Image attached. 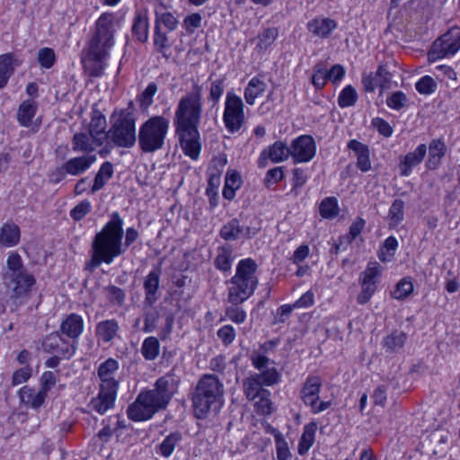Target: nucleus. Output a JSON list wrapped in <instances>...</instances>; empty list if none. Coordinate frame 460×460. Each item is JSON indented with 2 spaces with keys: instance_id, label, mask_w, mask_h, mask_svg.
Returning <instances> with one entry per match:
<instances>
[{
  "instance_id": "nucleus-37",
  "label": "nucleus",
  "mask_w": 460,
  "mask_h": 460,
  "mask_svg": "<svg viewBox=\"0 0 460 460\" xmlns=\"http://www.w3.org/2000/svg\"><path fill=\"white\" fill-rule=\"evenodd\" d=\"M115 335V323L112 320H106L99 323L96 326V336L99 343L111 342Z\"/></svg>"
},
{
  "instance_id": "nucleus-11",
  "label": "nucleus",
  "mask_w": 460,
  "mask_h": 460,
  "mask_svg": "<svg viewBox=\"0 0 460 460\" xmlns=\"http://www.w3.org/2000/svg\"><path fill=\"white\" fill-rule=\"evenodd\" d=\"M137 114L133 101H129L127 107L117 113V146L130 148L135 146Z\"/></svg>"
},
{
  "instance_id": "nucleus-13",
  "label": "nucleus",
  "mask_w": 460,
  "mask_h": 460,
  "mask_svg": "<svg viewBox=\"0 0 460 460\" xmlns=\"http://www.w3.org/2000/svg\"><path fill=\"white\" fill-rule=\"evenodd\" d=\"M460 49V28L452 27L437 39L428 53L429 62L454 56Z\"/></svg>"
},
{
  "instance_id": "nucleus-48",
  "label": "nucleus",
  "mask_w": 460,
  "mask_h": 460,
  "mask_svg": "<svg viewBox=\"0 0 460 460\" xmlns=\"http://www.w3.org/2000/svg\"><path fill=\"white\" fill-rule=\"evenodd\" d=\"M358 100L356 89L351 85H347L338 97L339 106L341 108L353 106Z\"/></svg>"
},
{
  "instance_id": "nucleus-20",
  "label": "nucleus",
  "mask_w": 460,
  "mask_h": 460,
  "mask_svg": "<svg viewBox=\"0 0 460 460\" xmlns=\"http://www.w3.org/2000/svg\"><path fill=\"white\" fill-rule=\"evenodd\" d=\"M426 153L427 146L425 144L419 145L413 152L408 153L399 164L400 174L409 176L411 173V169L422 162Z\"/></svg>"
},
{
  "instance_id": "nucleus-42",
  "label": "nucleus",
  "mask_w": 460,
  "mask_h": 460,
  "mask_svg": "<svg viewBox=\"0 0 460 460\" xmlns=\"http://www.w3.org/2000/svg\"><path fill=\"white\" fill-rule=\"evenodd\" d=\"M320 215L324 218H334L339 215L338 200L334 197L324 199L319 206Z\"/></svg>"
},
{
  "instance_id": "nucleus-46",
  "label": "nucleus",
  "mask_w": 460,
  "mask_h": 460,
  "mask_svg": "<svg viewBox=\"0 0 460 460\" xmlns=\"http://www.w3.org/2000/svg\"><path fill=\"white\" fill-rule=\"evenodd\" d=\"M160 344L155 337L146 338L142 345V355L147 360L155 359L159 354Z\"/></svg>"
},
{
  "instance_id": "nucleus-22",
  "label": "nucleus",
  "mask_w": 460,
  "mask_h": 460,
  "mask_svg": "<svg viewBox=\"0 0 460 460\" xmlns=\"http://www.w3.org/2000/svg\"><path fill=\"white\" fill-rule=\"evenodd\" d=\"M21 64L22 61L14 54L8 53L0 56V88L6 85L14 68Z\"/></svg>"
},
{
  "instance_id": "nucleus-39",
  "label": "nucleus",
  "mask_w": 460,
  "mask_h": 460,
  "mask_svg": "<svg viewBox=\"0 0 460 460\" xmlns=\"http://www.w3.org/2000/svg\"><path fill=\"white\" fill-rule=\"evenodd\" d=\"M181 438V433L179 431L170 433L160 444L159 453L164 457L171 456Z\"/></svg>"
},
{
  "instance_id": "nucleus-63",
  "label": "nucleus",
  "mask_w": 460,
  "mask_h": 460,
  "mask_svg": "<svg viewBox=\"0 0 460 460\" xmlns=\"http://www.w3.org/2000/svg\"><path fill=\"white\" fill-rule=\"evenodd\" d=\"M361 291L357 296V302L359 305L367 304L376 290V285L368 283H360Z\"/></svg>"
},
{
  "instance_id": "nucleus-33",
  "label": "nucleus",
  "mask_w": 460,
  "mask_h": 460,
  "mask_svg": "<svg viewBox=\"0 0 460 460\" xmlns=\"http://www.w3.org/2000/svg\"><path fill=\"white\" fill-rule=\"evenodd\" d=\"M132 32L136 38L146 42L148 39V20L146 13H138L133 22Z\"/></svg>"
},
{
  "instance_id": "nucleus-12",
  "label": "nucleus",
  "mask_w": 460,
  "mask_h": 460,
  "mask_svg": "<svg viewBox=\"0 0 460 460\" xmlns=\"http://www.w3.org/2000/svg\"><path fill=\"white\" fill-rule=\"evenodd\" d=\"M223 121L231 134L238 133L246 123L243 102L232 92H228L226 96Z\"/></svg>"
},
{
  "instance_id": "nucleus-2",
  "label": "nucleus",
  "mask_w": 460,
  "mask_h": 460,
  "mask_svg": "<svg viewBox=\"0 0 460 460\" xmlns=\"http://www.w3.org/2000/svg\"><path fill=\"white\" fill-rule=\"evenodd\" d=\"M181 376L177 368L172 367L167 374L159 377L153 389L142 391L136 401L128 408V416L135 421L151 419L156 412L167 407L178 390Z\"/></svg>"
},
{
  "instance_id": "nucleus-47",
  "label": "nucleus",
  "mask_w": 460,
  "mask_h": 460,
  "mask_svg": "<svg viewBox=\"0 0 460 460\" xmlns=\"http://www.w3.org/2000/svg\"><path fill=\"white\" fill-rule=\"evenodd\" d=\"M178 23L177 18L172 13H155V26H159V28L164 25L167 31H173L176 30Z\"/></svg>"
},
{
  "instance_id": "nucleus-59",
  "label": "nucleus",
  "mask_w": 460,
  "mask_h": 460,
  "mask_svg": "<svg viewBox=\"0 0 460 460\" xmlns=\"http://www.w3.org/2000/svg\"><path fill=\"white\" fill-rule=\"evenodd\" d=\"M202 24V17L198 13H193L187 15L182 22V27L190 34L193 33L197 29L200 28Z\"/></svg>"
},
{
  "instance_id": "nucleus-43",
  "label": "nucleus",
  "mask_w": 460,
  "mask_h": 460,
  "mask_svg": "<svg viewBox=\"0 0 460 460\" xmlns=\"http://www.w3.org/2000/svg\"><path fill=\"white\" fill-rule=\"evenodd\" d=\"M381 266L378 262H368L366 270L361 273L360 283H368L376 285L377 279L381 275Z\"/></svg>"
},
{
  "instance_id": "nucleus-45",
  "label": "nucleus",
  "mask_w": 460,
  "mask_h": 460,
  "mask_svg": "<svg viewBox=\"0 0 460 460\" xmlns=\"http://www.w3.org/2000/svg\"><path fill=\"white\" fill-rule=\"evenodd\" d=\"M112 173H113V165L111 163H104L101 166V168L95 177L92 191L93 192V191H96V190H99L100 189H102L103 187V185L105 184V182L109 179L111 178Z\"/></svg>"
},
{
  "instance_id": "nucleus-10",
  "label": "nucleus",
  "mask_w": 460,
  "mask_h": 460,
  "mask_svg": "<svg viewBox=\"0 0 460 460\" xmlns=\"http://www.w3.org/2000/svg\"><path fill=\"white\" fill-rule=\"evenodd\" d=\"M101 389L97 399L93 401V407L101 414L105 413L115 402V360L107 359L99 367Z\"/></svg>"
},
{
  "instance_id": "nucleus-32",
  "label": "nucleus",
  "mask_w": 460,
  "mask_h": 460,
  "mask_svg": "<svg viewBox=\"0 0 460 460\" xmlns=\"http://www.w3.org/2000/svg\"><path fill=\"white\" fill-rule=\"evenodd\" d=\"M243 392L246 398L249 401H253L257 399L259 395L265 392L267 389H264L262 384L259 380V376H255V375H252L247 377L243 381Z\"/></svg>"
},
{
  "instance_id": "nucleus-58",
  "label": "nucleus",
  "mask_w": 460,
  "mask_h": 460,
  "mask_svg": "<svg viewBox=\"0 0 460 460\" xmlns=\"http://www.w3.org/2000/svg\"><path fill=\"white\" fill-rule=\"evenodd\" d=\"M56 60V55L52 49L43 48L39 50L38 61L43 68H50Z\"/></svg>"
},
{
  "instance_id": "nucleus-54",
  "label": "nucleus",
  "mask_w": 460,
  "mask_h": 460,
  "mask_svg": "<svg viewBox=\"0 0 460 460\" xmlns=\"http://www.w3.org/2000/svg\"><path fill=\"white\" fill-rule=\"evenodd\" d=\"M270 392L266 390L257 397L258 401L255 402L257 411L263 415L270 414L272 411Z\"/></svg>"
},
{
  "instance_id": "nucleus-40",
  "label": "nucleus",
  "mask_w": 460,
  "mask_h": 460,
  "mask_svg": "<svg viewBox=\"0 0 460 460\" xmlns=\"http://www.w3.org/2000/svg\"><path fill=\"white\" fill-rule=\"evenodd\" d=\"M279 35L277 28H268L258 36L256 49L259 52H265L276 40Z\"/></svg>"
},
{
  "instance_id": "nucleus-15",
  "label": "nucleus",
  "mask_w": 460,
  "mask_h": 460,
  "mask_svg": "<svg viewBox=\"0 0 460 460\" xmlns=\"http://www.w3.org/2000/svg\"><path fill=\"white\" fill-rule=\"evenodd\" d=\"M289 152L295 163H307L315 155L314 139L309 135H302L292 141Z\"/></svg>"
},
{
  "instance_id": "nucleus-9",
  "label": "nucleus",
  "mask_w": 460,
  "mask_h": 460,
  "mask_svg": "<svg viewBox=\"0 0 460 460\" xmlns=\"http://www.w3.org/2000/svg\"><path fill=\"white\" fill-rule=\"evenodd\" d=\"M115 256V219L111 218L99 232L93 244V256L88 268H97L102 263L110 264Z\"/></svg>"
},
{
  "instance_id": "nucleus-57",
  "label": "nucleus",
  "mask_w": 460,
  "mask_h": 460,
  "mask_svg": "<svg viewBox=\"0 0 460 460\" xmlns=\"http://www.w3.org/2000/svg\"><path fill=\"white\" fill-rule=\"evenodd\" d=\"M312 84L316 89H322L328 81L327 69L322 64L314 66V73L312 75Z\"/></svg>"
},
{
  "instance_id": "nucleus-50",
  "label": "nucleus",
  "mask_w": 460,
  "mask_h": 460,
  "mask_svg": "<svg viewBox=\"0 0 460 460\" xmlns=\"http://www.w3.org/2000/svg\"><path fill=\"white\" fill-rule=\"evenodd\" d=\"M438 84L436 81L429 75L422 76L416 84L415 88L419 93L429 95L437 90Z\"/></svg>"
},
{
  "instance_id": "nucleus-14",
  "label": "nucleus",
  "mask_w": 460,
  "mask_h": 460,
  "mask_svg": "<svg viewBox=\"0 0 460 460\" xmlns=\"http://www.w3.org/2000/svg\"><path fill=\"white\" fill-rule=\"evenodd\" d=\"M322 379L318 376H310L306 378L300 390V398L303 402L310 407L314 414L324 411L331 406L330 402L319 401V394L322 388Z\"/></svg>"
},
{
  "instance_id": "nucleus-27",
  "label": "nucleus",
  "mask_w": 460,
  "mask_h": 460,
  "mask_svg": "<svg viewBox=\"0 0 460 460\" xmlns=\"http://www.w3.org/2000/svg\"><path fill=\"white\" fill-rule=\"evenodd\" d=\"M234 261L233 250L229 245L218 247L217 256L214 260V266L222 272H228Z\"/></svg>"
},
{
  "instance_id": "nucleus-4",
  "label": "nucleus",
  "mask_w": 460,
  "mask_h": 460,
  "mask_svg": "<svg viewBox=\"0 0 460 460\" xmlns=\"http://www.w3.org/2000/svg\"><path fill=\"white\" fill-rule=\"evenodd\" d=\"M224 385L211 374L203 375L198 381L191 395L195 416L204 419L211 410L218 408L223 400Z\"/></svg>"
},
{
  "instance_id": "nucleus-52",
  "label": "nucleus",
  "mask_w": 460,
  "mask_h": 460,
  "mask_svg": "<svg viewBox=\"0 0 460 460\" xmlns=\"http://www.w3.org/2000/svg\"><path fill=\"white\" fill-rule=\"evenodd\" d=\"M386 104L393 110L400 111L407 106L408 98L402 91H396L386 99Z\"/></svg>"
},
{
  "instance_id": "nucleus-24",
  "label": "nucleus",
  "mask_w": 460,
  "mask_h": 460,
  "mask_svg": "<svg viewBox=\"0 0 460 460\" xmlns=\"http://www.w3.org/2000/svg\"><path fill=\"white\" fill-rule=\"evenodd\" d=\"M348 147L357 155V167L363 172H368L371 169L368 147L355 139L348 143Z\"/></svg>"
},
{
  "instance_id": "nucleus-19",
  "label": "nucleus",
  "mask_w": 460,
  "mask_h": 460,
  "mask_svg": "<svg viewBox=\"0 0 460 460\" xmlns=\"http://www.w3.org/2000/svg\"><path fill=\"white\" fill-rule=\"evenodd\" d=\"M84 329V322L81 315L77 314H70L60 324V332L62 334L75 340L83 333Z\"/></svg>"
},
{
  "instance_id": "nucleus-30",
  "label": "nucleus",
  "mask_w": 460,
  "mask_h": 460,
  "mask_svg": "<svg viewBox=\"0 0 460 460\" xmlns=\"http://www.w3.org/2000/svg\"><path fill=\"white\" fill-rule=\"evenodd\" d=\"M242 178L239 172H228L226 175L223 196L226 199L233 200L235 197V191L241 187Z\"/></svg>"
},
{
  "instance_id": "nucleus-44",
  "label": "nucleus",
  "mask_w": 460,
  "mask_h": 460,
  "mask_svg": "<svg viewBox=\"0 0 460 460\" xmlns=\"http://www.w3.org/2000/svg\"><path fill=\"white\" fill-rule=\"evenodd\" d=\"M381 266L378 262H368L366 270L361 273L360 283H368L376 285L377 279L381 275Z\"/></svg>"
},
{
  "instance_id": "nucleus-18",
  "label": "nucleus",
  "mask_w": 460,
  "mask_h": 460,
  "mask_svg": "<svg viewBox=\"0 0 460 460\" xmlns=\"http://www.w3.org/2000/svg\"><path fill=\"white\" fill-rule=\"evenodd\" d=\"M20 402L26 407L39 409L43 405L47 395L41 390H34L30 386H22L18 391Z\"/></svg>"
},
{
  "instance_id": "nucleus-6",
  "label": "nucleus",
  "mask_w": 460,
  "mask_h": 460,
  "mask_svg": "<svg viewBox=\"0 0 460 460\" xmlns=\"http://www.w3.org/2000/svg\"><path fill=\"white\" fill-rule=\"evenodd\" d=\"M106 119L103 116L93 117L87 131L79 132L72 138V149L74 152L90 154L97 147L105 146V152L113 148L115 144V133L105 131Z\"/></svg>"
},
{
  "instance_id": "nucleus-7",
  "label": "nucleus",
  "mask_w": 460,
  "mask_h": 460,
  "mask_svg": "<svg viewBox=\"0 0 460 460\" xmlns=\"http://www.w3.org/2000/svg\"><path fill=\"white\" fill-rule=\"evenodd\" d=\"M4 282L7 289L16 297L27 295L35 284V279L27 272L21 255L16 252L8 253Z\"/></svg>"
},
{
  "instance_id": "nucleus-36",
  "label": "nucleus",
  "mask_w": 460,
  "mask_h": 460,
  "mask_svg": "<svg viewBox=\"0 0 460 460\" xmlns=\"http://www.w3.org/2000/svg\"><path fill=\"white\" fill-rule=\"evenodd\" d=\"M404 219V202L402 199H394L388 211V226L396 227Z\"/></svg>"
},
{
  "instance_id": "nucleus-41",
  "label": "nucleus",
  "mask_w": 460,
  "mask_h": 460,
  "mask_svg": "<svg viewBox=\"0 0 460 460\" xmlns=\"http://www.w3.org/2000/svg\"><path fill=\"white\" fill-rule=\"evenodd\" d=\"M413 292V283L410 277L402 279L392 292V296L397 300L407 298Z\"/></svg>"
},
{
  "instance_id": "nucleus-56",
  "label": "nucleus",
  "mask_w": 460,
  "mask_h": 460,
  "mask_svg": "<svg viewBox=\"0 0 460 460\" xmlns=\"http://www.w3.org/2000/svg\"><path fill=\"white\" fill-rule=\"evenodd\" d=\"M366 225V221L362 217H358L349 226V231L343 235L346 240V245L351 243L362 232Z\"/></svg>"
},
{
  "instance_id": "nucleus-60",
  "label": "nucleus",
  "mask_w": 460,
  "mask_h": 460,
  "mask_svg": "<svg viewBox=\"0 0 460 460\" xmlns=\"http://www.w3.org/2000/svg\"><path fill=\"white\" fill-rule=\"evenodd\" d=\"M218 339L222 341L225 346H228L234 342L236 336L235 329L230 325L226 324L218 329L217 332Z\"/></svg>"
},
{
  "instance_id": "nucleus-31",
  "label": "nucleus",
  "mask_w": 460,
  "mask_h": 460,
  "mask_svg": "<svg viewBox=\"0 0 460 460\" xmlns=\"http://www.w3.org/2000/svg\"><path fill=\"white\" fill-rule=\"evenodd\" d=\"M243 228L237 218L226 223L220 229L219 235L226 241H235L241 237Z\"/></svg>"
},
{
  "instance_id": "nucleus-28",
  "label": "nucleus",
  "mask_w": 460,
  "mask_h": 460,
  "mask_svg": "<svg viewBox=\"0 0 460 460\" xmlns=\"http://www.w3.org/2000/svg\"><path fill=\"white\" fill-rule=\"evenodd\" d=\"M122 236V220L117 215V256L124 252L125 250L137 239L138 232L133 227H129L127 229L124 247H122V244L120 243Z\"/></svg>"
},
{
  "instance_id": "nucleus-8",
  "label": "nucleus",
  "mask_w": 460,
  "mask_h": 460,
  "mask_svg": "<svg viewBox=\"0 0 460 460\" xmlns=\"http://www.w3.org/2000/svg\"><path fill=\"white\" fill-rule=\"evenodd\" d=\"M170 122L164 116H153L139 128L138 144L144 153H154L164 147Z\"/></svg>"
},
{
  "instance_id": "nucleus-21",
  "label": "nucleus",
  "mask_w": 460,
  "mask_h": 460,
  "mask_svg": "<svg viewBox=\"0 0 460 460\" xmlns=\"http://www.w3.org/2000/svg\"><path fill=\"white\" fill-rule=\"evenodd\" d=\"M21 230L13 222H5L0 226V246L11 248L20 243Z\"/></svg>"
},
{
  "instance_id": "nucleus-62",
  "label": "nucleus",
  "mask_w": 460,
  "mask_h": 460,
  "mask_svg": "<svg viewBox=\"0 0 460 460\" xmlns=\"http://www.w3.org/2000/svg\"><path fill=\"white\" fill-rule=\"evenodd\" d=\"M158 87L155 83H150L139 97L142 107H149L153 103V97L157 93Z\"/></svg>"
},
{
  "instance_id": "nucleus-3",
  "label": "nucleus",
  "mask_w": 460,
  "mask_h": 460,
  "mask_svg": "<svg viewBox=\"0 0 460 460\" xmlns=\"http://www.w3.org/2000/svg\"><path fill=\"white\" fill-rule=\"evenodd\" d=\"M115 16L113 13H102L96 22V35L82 58L84 68L98 76L107 65L109 51L113 46Z\"/></svg>"
},
{
  "instance_id": "nucleus-53",
  "label": "nucleus",
  "mask_w": 460,
  "mask_h": 460,
  "mask_svg": "<svg viewBox=\"0 0 460 460\" xmlns=\"http://www.w3.org/2000/svg\"><path fill=\"white\" fill-rule=\"evenodd\" d=\"M237 305H234L231 304V305L227 306L226 308V317L230 320L231 322L241 324L245 322L246 320V312Z\"/></svg>"
},
{
  "instance_id": "nucleus-34",
  "label": "nucleus",
  "mask_w": 460,
  "mask_h": 460,
  "mask_svg": "<svg viewBox=\"0 0 460 460\" xmlns=\"http://www.w3.org/2000/svg\"><path fill=\"white\" fill-rule=\"evenodd\" d=\"M406 334L402 332L394 331L384 339L383 347L386 352H397L404 346Z\"/></svg>"
},
{
  "instance_id": "nucleus-17",
  "label": "nucleus",
  "mask_w": 460,
  "mask_h": 460,
  "mask_svg": "<svg viewBox=\"0 0 460 460\" xmlns=\"http://www.w3.org/2000/svg\"><path fill=\"white\" fill-rule=\"evenodd\" d=\"M96 161V155L86 154L67 160L62 165V171L70 175H79L87 171Z\"/></svg>"
},
{
  "instance_id": "nucleus-25",
  "label": "nucleus",
  "mask_w": 460,
  "mask_h": 460,
  "mask_svg": "<svg viewBox=\"0 0 460 460\" xmlns=\"http://www.w3.org/2000/svg\"><path fill=\"white\" fill-rule=\"evenodd\" d=\"M160 283V270H152L144 281L145 302L151 305L157 300V291Z\"/></svg>"
},
{
  "instance_id": "nucleus-23",
  "label": "nucleus",
  "mask_w": 460,
  "mask_h": 460,
  "mask_svg": "<svg viewBox=\"0 0 460 460\" xmlns=\"http://www.w3.org/2000/svg\"><path fill=\"white\" fill-rule=\"evenodd\" d=\"M447 146L445 142L440 139H432L429 146V159L427 167L429 170L437 169L441 164V159L445 156Z\"/></svg>"
},
{
  "instance_id": "nucleus-16",
  "label": "nucleus",
  "mask_w": 460,
  "mask_h": 460,
  "mask_svg": "<svg viewBox=\"0 0 460 460\" xmlns=\"http://www.w3.org/2000/svg\"><path fill=\"white\" fill-rule=\"evenodd\" d=\"M289 155V147L281 141H276L268 149L261 152L258 161L259 166H265L267 159H270L273 163H279L287 160Z\"/></svg>"
},
{
  "instance_id": "nucleus-49",
  "label": "nucleus",
  "mask_w": 460,
  "mask_h": 460,
  "mask_svg": "<svg viewBox=\"0 0 460 460\" xmlns=\"http://www.w3.org/2000/svg\"><path fill=\"white\" fill-rule=\"evenodd\" d=\"M58 344H63L65 352H68L66 340L63 339L58 332L50 333L42 342L43 349L49 353H53Z\"/></svg>"
},
{
  "instance_id": "nucleus-51",
  "label": "nucleus",
  "mask_w": 460,
  "mask_h": 460,
  "mask_svg": "<svg viewBox=\"0 0 460 460\" xmlns=\"http://www.w3.org/2000/svg\"><path fill=\"white\" fill-rule=\"evenodd\" d=\"M255 376H259V380L262 384V385L271 386L275 384L279 383L280 378V374L275 367L266 368L261 370L259 374H254Z\"/></svg>"
},
{
  "instance_id": "nucleus-64",
  "label": "nucleus",
  "mask_w": 460,
  "mask_h": 460,
  "mask_svg": "<svg viewBox=\"0 0 460 460\" xmlns=\"http://www.w3.org/2000/svg\"><path fill=\"white\" fill-rule=\"evenodd\" d=\"M31 376V368L30 367H23L13 372L12 377V384L13 386L26 383Z\"/></svg>"
},
{
  "instance_id": "nucleus-61",
  "label": "nucleus",
  "mask_w": 460,
  "mask_h": 460,
  "mask_svg": "<svg viewBox=\"0 0 460 460\" xmlns=\"http://www.w3.org/2000/svg\"><path fill=\"white\" fill-rule=\"evenodd\" d=\"M225 85H224V78L217 79L211 83L208 100L211 101L214 104L217 103L220 97L224 93Z\"/></svg>"
},
{
  "instance_id": "nucleus-35",
  "label": "nucleus",
  "mask_w": 460,
  "mask_h": 460,
  "mask_svg": "<svg viewBox=\"0 0 460 460\" xmlns=\"http://www.w3.org/2000/svg\"><path fill=\"white\" fill-rule=\"evenodd\" d=\"M316 424L310 423L305 426L304 432L299 439L297 451L303 456L306 454L314 441Z\"/></svg>"
},
{
  "instance_id": "nucleus-29",
  "label": "nucleus",
  "mask_w": 460,
  "mask_h": 460,
  "mask_svg": "<svg viewBox=\"0 0 460 460\" xmlns=\"http://www.w3.org/2000/svg\"><path fill=\"white\" fill-rule=\"evenodd\" d=\"M266 89V84L257 77H252L244 89V100L247 104L253 105L257 97Z\"/></svg>"
},
{
  "instance_id": "nucleus-38",
  "label": "nucleus",
  "mask_w": 460,
  "mask_h": 460,
  "mask_svg": "<svg viewBox=\"0 0 460 460\" xmlns=\"http://www.w3.org/2000/svg\"><path fill=\"white\" fill-rule=\"evenodd\" d=\"M37 106L31 100L24 101L19 107L18 120L25 127H28L36 113Z\"/></svg>"
},
{
  "instance_id": "nucleus-26",
  "label": "nucleus",
  "mask_w": 460,
  "mask_h": 460,
  "mask_svg": "<svg viewBox=\"0 0 460 460\" xmlns=\"http://www.w3.org/2000/svg\"><path fill=\"white\" fill-rule=\"evenodd\" d=\"M336 26V22L329 18H315L307 24L309 31L320 38H327Z\"/></svg>"
},
{
  "instance_id": "nucleus-5",
  "label": "nucleus",
  "mask_w": 460,
  "mask_h": 460,
  "mask_svg": "<svg viewBox=\"0 0 460 460\" xmlns=\"http://www.w3.org/2000/svg\"><path fill=\"white\" fill-rule=\"evenodd\" d=\"M257 268V263L251 258L243 259L238 262L235 274L229 280L227 301L230 304L240 305L254 293L259 283L256 276Z\"/></svg>"
},
{
  "instance_id": "nucleus-1",
  "label": "nucleus",
  "mask_w": 460,
  "mask_h": 460,
  "mask_svg": "<svg viewBox=\"0 0 460 460\" xmlns=\"http://www.w3.org/2000/svg\"><path fill=\"white\" fill-rule=\"evenodd\" d=\"M202 112V87L195 83L192 91L179 100L173 118L181 147L193 160L198 159L201 149L199 125Z\"/></svg>"
},
{
  "instance_id": "nucleus-55",
  "label": "nucleus",
  "mask_w": 460,
  "mask_h": 460,
  "mask_svg": "<svg viewBox=\"0 0 460 460\" xmlns=\"http://www.w3.org/2000/svg\"><path fill=\"white\" fill-rule=\"evenodd\" d=\"M275 442L278 460H291L292 455L288 449V443L280 433L275 435Z\"/></svg>"
}]
</instances>
